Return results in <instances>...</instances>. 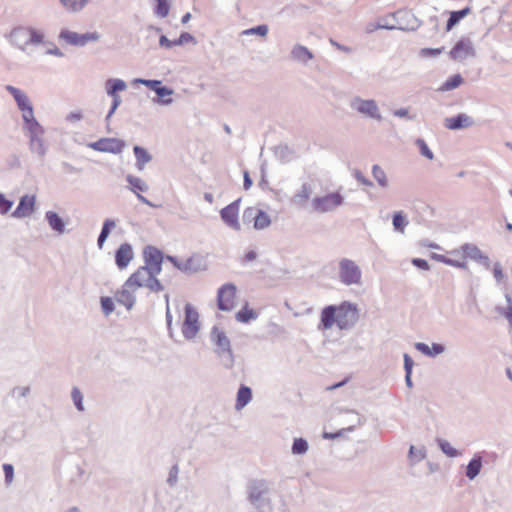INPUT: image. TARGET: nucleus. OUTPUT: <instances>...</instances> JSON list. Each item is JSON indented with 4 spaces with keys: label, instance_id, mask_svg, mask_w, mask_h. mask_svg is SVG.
<instances>
[{
    "label": "nucleus",
    "instance_id": "f257e3e1",
    "mask_svg": "<svg viewBox=\"0 0 512 512\" xmlns=\"http://www.w3.org/2000/svg\"><path fill=\"white\" fill-rule=\"evenodd\" d=\"M24 129L27 131L26 136L29 140L28 145L30 151L36 154L40 160H43L48 151V145L44 140V127L37 119H33V121L24 124Z\"/></svg>",
    "mask_w": 512,
    "mask_h": 512
},
{
    "label": "nucleus",
    "instance_id": "20e7f679",
    "mask_svg": "<svg viewBox=\"0 0 512 512\" xmlns=\"http://www.w3.org/2000/svg\"><path fill=\"white\" fill-rule=\"evenodd\" d=\"M349 107L363 117L377 121L382 120L378 104L374 99H364L358 95H354L349 99Z\"/></svg>",
    "mask_w": 512,
    "mask_h": 512
},
{
    "label": "nucleus",
    "instance_id": "dca6fc26",
    "mask_svg": "<svg viewBox=\"0 0 512 512\" xmlns=\"http://www.w3.org/2000/svg\"><path fill=\"white\" fill-rule=\"evenodd\" d=\"M35 204V195H23L20 197L16 209L11 213V217L18 219L29 217L35 210Z\"/></svg>",
    "mask_w": 512,
    "mask_h": 512
},
{
    "label": "nucleus",
    "instance_id": "6e6552de",
    "mask_svg": "<svg viewBox=\"0 0 512 512\" xmlns=\"http://www.w3.org/2000/svg\"><path fill=\"white\" fill-rule=\"evenodd\" d=\"M343 203L344 197L339 192H332L324 196L314 197L312 207L316 212L327 213L334 211L336 208L342 206Z\"/></svg>",
    "mask_w": 512,
    "mask_h": 512
},
{
    "label": "nucleus",
    "instance_id": "4c0bfd02",
    "mask_svg": "<svg viewBox=\"0 0 512 512\" xmlns=\"http://www.w3.org/2000/svg\"><path fill=\"white\" fill-rule=\"evenodd\" d=\"M258 317V314L253 309H250L246 306H244L241 310H239L235 318L240 323H248L251 320H255Z\"/></svg>",
    "mask_w": 512,
    "mask_h": 512
},
{
    "label": "nucleus",
    "instance_id": "c03bdc74",
    "mask_svg": "<svg viewBox=\"0 0 512 512\" xmlns=\"http://www.w3.org/2000/svg\"><path fill=\"white\" fill-rule=\"evenodd\" d=\"M308 448L309 445L307 440L300 437L294 439L291 451L294 455H303L307 452Z\"/></svg>",
    "mask_w": 512,
    "mask_h": 512
},
{
    "label": "nucleus",
    "instance_id": "a878e982",
    "mask_svg": "<svg viewBox=\"0 0 512 512\" xmlns=\"http://www.w3.org/2000/svg\"><path fill=\"white\" fill-rule=\"evenodd\" d=\"M127 84L119 78H109L105 82V91L109 97L120 96L119 92L125 91Z\"/></svg>",
    "mask_w": 512,
    "mask_h": 512
},
{
    "label": "nucleus",
    "instance_id": "58836bf2",
    "mask_svg": "<svg viewBox=\"0 0 512 512\" xmlns=\"http://www.w3.org/2000/svg\"><path fill=\"white\" fill-rule=\"evenodd\" d=\"M463 81V77L460 74H454L441 85L439 90L443 92L454 90L459 87Z\"/></svg>",
    "mask_w": 512,
    "mask_h": 512
},
{
    "label": "nucleus",
    "instance_id": "72a5a7b5",
    "mask_svg": "<svg viewBox=\"0 0 512 512\" xmlns=\"http://www.w3.org/2000/svg\"><path fill=\"white\" fill-rule=\"evenodd\" d=\"M471 12L470 7H465L461 10L450 12L449 18L446 23V30L450 31L454 26H456L465 16H467Z\"/></svg>",
    "mask_w": 512,
    "mask_h": 512
},
{
    "label": "nucleus",
    "instance_id": "f3484780",
    "mask_svg": "<svg viewBox=\"0 0 512 512\" xmlns=\"http://www.w3.org/2000/svg\"><path fill=\"white\" fill-rule=\"evenodd\" d=\"M474 119L465 113H459L444 120V126L449 130H460L474 125Z\"/></svg>",
    "mask_w": 512,
    "mask_h": 512
},
{
    "label": "nucleus",
    "instance_id": "3c124183",
    "mask_svg": "<svg viewBox=\"0 0 512 512\" xmlns=\"http://www.w3.org/2000/svg\"><path fill=\"white\" fill-rule=\"evenodd\" d=\"M269 28L266 24L257 25L255 27L246 29L242 32L243 35H258L265 37L268 34Z\"/></svg>",
    "mask_w": 512,
    "mask_h": 512
},
{
    "label": "nucleus",
    "instance_id": "a18cd8bd",
    "mask_svg": "<svg viewBox=\"0 0 512 512\" xmlns=\"http://www.w3.org/2000/svg\"><path fill=\"white\" fill-rule=\"evenodd\" d=\"M372 175L374 179L377 181L378 185L382 188H386L388 186V180L386 177V173L384 170L377 164L372 167Z\"/></svg>",
    "mask_w": 512,
    "mask_h": 512
},
{
    "label": "nucleus",
    "instance_id": "680f3d73",
    "mask_svg": "<svg viewBox=\"0 0 512 512\" xmlns=\"http://www.w3.org/2000/svg\"><path fill=\"white\" fill-rule=\"evenodd\" d=\"M6 91H8L10 95L14 98L16 104L27 96L22 90L12 85H7Z\"/></svg>",
    "mask_w": 512,
    "mask_h": 512
},
{
    "label": "nucleus",
    "instance_id": "8fccbe9b",
    "mask_svg": "<svg viewBox=\"0 0 512 512\" xmlns=\"http://www.w3.org/2000/svg\"><path fill=\"white\" fill-rule=\"evenodd\" d=\"M415 144L418 147L419 152L423 157H425L429 160H432L434 158V154L428 147L425 140H423L422 138H418V139H416Z\"/></svg>",
    "mask_w": 512,
    "mask_h": 512
},
{
    "label": "nucleus",
    "instance_id": "4be33fe9",
    "mask_svg": "<svg viewBox=\"0 0 512 512\" xmlns=\"http://www.w3.org/2000/svg\"><path fill=\"white\" fill-rule=\"evenodd\" d=\"M149 276L143 266L139 267L130 277L125 281V287L140 288L146 287Z\"/></svg>",
    "mask_w": 512,
    "mask_h": 512
},
{
    "label": "nucleus",
    "instance_id": "79ce46f5",
    "mask_svg": "<svg viewBox=\"0 0 512 512\" xmlns=\"http://www.w3.org/2000/svg\"><path fill=\"white\" fill-rule=\"evenodd\" d=\"M348 415L347 420L344 421V423L348 424L347 428H344L345 431H352L357 425L362 424V417L353 410H346L345 411Z\"/></svg>",
    "mask_w": 512,
    "mask_h": 512
},
{
    "label": "nucleus",
    "instance_id": "5fc2aeb1",
    "mask_svg": "<svg viewBox=\"0 0 512 512\" xmlns=\"http://www.w3.org/2000/svg\"><path fill=\"white\" fill-rule=\"evenodd\" d=\"M311 194V187L309 184L304 183L300 191L294 196L295 202L303 203L309 199Z\"/></svg>",
    "mask_w": 512,
    "mask_h": 512
},
{
    "label": "nucleus",
    "instance_id": "338daca9",
    "mask_svg": "<svg viewBox=\"0 0 512 512\" xmlns=\"http://www.w3.org/2000/svg\"><path fill=\"white\" fill-rule=\"evenodd\" d=\"M3 472L5 476V483L9 485L14 478V467L12 464L5 463L3 464Z\"/></svg>",
    "mask_w": 512,
    "mask_h": 512
},
{
    "label": "nucleus",
    "instance_id": "423d86ee",
    "mask_svg": "<svg viewBox=\"0 0 512 512\" xmlns=\"http://www.w3.org/2000/svg\"><path fill=\"white\" fill-rule=\"evenodd\" d=\"M166 259L170 261L175 268L186 274H194L206 270V263L201 255L194 254L185 261H180L177 257L167 255Z\"/></svg>",
    "mask_w": 512,
    "mask_h": 512
},
{
    "label": "nucleus",
    "instance_id": "ea45409f",
    "mask_svg": "<svg viewBox=\"0 0 512 512\" xmlns=\"http://www.w3.org/2000/svg\"><path fill=\"white\" fill-rule=\"evenodd\" d=\"M426 457V450L424 447L416 448L413 445L410 446L408 452V458L412 465L421 462Z\"/></svg>",
    "mask_w": 512,
    "mask_h": 512
},
{
    "label": "nucleus",
    "instance_id": "473e14b6",
    "mask_svg": "<svg viewBox=\"0 0 512 512\" xmlns=\"http://www.w3.org/2000/svg\"><path fill=\"white\" fill-rule=\"evenodd\" d=\"M116 227V221L114 219H105L100 231V234L97 238V245L99 249H102L104 246V243L108 239L112 229Z\"/></svg>",
    "mask_w": 512,
    "mask_h": 512
},
{
    "label": "nucleus",
    "instance_id": "aec40b11",
    "mask_svg": "<svg viewBox=\"0 0 512 512\" xmlns=\"http://www.w3.org/2000/svg\"><path fill=\"white\" fill-rule=\"evenodd\" d=\"M337 325V308L336 305H328L324 307L320 315L319 330H328L332 326Z\"/></svg>",
    "mask_w": 512,
    "mask_h": 512
},
{
    "label": "nucleus",
    "instance_id": "bf43d9fd",
    "mask_svg": "<svg viewBox=\"0 0 512 512\" xmlns=\"http://www.w3.org/2000/svg\"><path fill=\"white\" fill-rule=\"evenodd\" d=\"M111 98H112V104H111V107H110L106 117H105V121H106L107 124L109 123L111 117L113 116L115 111L118 109V107L122 103L121 96H115V97H111Z\"/></svg>",
    "mask_w": 512,
    "mask_h": 512
},
{
    "label": "nucleus",
    "instance_id": "a211bd4d",
    "mask_svg": "<svg viewBox=\"0 0 512 512\" xmlns=\"http://www.w3.org/2000/svg\"><path fill=\"white\" fill-rule=\"evenodd\" d=\"M134 257L133 248L129 243L121 244L115 251V264L120 269H125Z\"/></svg>",
    "mask_w": 512,
    "mask_h": 512
},
{
    "label": "nucleus",
    "instance_id": "69168bd1",
    "mask_svg": "<svg viewBox=\"0 0 512 512\" xmlns=\"http://www.w3.org/2000/svg\"><path fill=\"white\" fill-rule=\"evenodd\" d=\"M258 212V209L255 207H248L244 210L242 219L244 223H250L254 222L256 219V214Z\"/></svg>",
    "mask_w": 512,
    "mask_h": 512
},
{
    "label": "nucleus",
    "instance_id": "c85d7f7f",
    "mask_svg": "<svg viewBox=\"0 0 512 512\" xmlns=\"http://www.w3.org/2000/svg\"><path fill=\"white\" fill-rule=\"evenodd\" d=\"M130 289H133V287H125L124 284L122 290L116 295L117 302L124 305L128 310L132 309L136 302V297Z\"/></svg>",
    "mask_w": 512,
    "mask_h": 512
},
{
    "label": "nucleus",
    "instance_id": "f03ea898",
    "mask_svg": "<svg viewBox=\"0 0 512 512\" xmlns=\"http://www.w3.org/2000/svg\"><path fill=\"white\" fill-rule=\"evenodd\" d=\"M210 337L211 341L215 344L214 351L222 365L227 369L232 368L234 365V355L230 339L227 337L226 333L217 326H214L211 330Z\"/></svg>",
    "mask_w": 512,
    "mask_h": 512
},
{
    "label": "nucleus",
    "instance_id": "2f4dec72",
    "mask_svg": "<svg viewBox=\"0 0 512 512\" xmlns=\"http://www.w3.org/2000/svg\"><path fill=\"white\" fill-rule=\"evenodd\" d=\"M291 56L293 59L304 64H307L313 58L312 52L307 47L299 44L292 48Z\"/></svg>",
    "mask_w": 512,
    "mask_h": 512
},
{
    "label": "nucleus",
    "instance_id": "39448f33",
    "mask_svg": "<svg viewBox=\"0 0 512 512\" xmlns=\"http://www.w3.org/2000/svg\"><path fill=\"white\" fill-rule=\"evenodd\" d=\"M337 308V326L341 330L353 328L359 319L357 305L344 301Z\"/></svg>",
    "mask_w": 512,
    "mask_h": 512
},
{
    "label": "nucleus",
    "instance_id": "13d9d810",
    "mask_svg": "<svg viewBox=\"0 0 512 512\" xmlns=\"http://www.w3.org/2000/svg\"><path fill=\"white\" fill-rule=\"evenodd\" d=\"M13 204H14V202L12 200L7 199L6 196L0 192V214L1 215L7 214L11 210Z\"/></svg>",
    "mask_w": 512,
    "mask_h": 512
},
{
    "label": "nucleus",
    "instance_id": "e2e57ef3",
    "mask_svg": "<svg viewBox=\"0 0 512 512\" xmlns=\"http://www.w3.org/2000/svg\"><path fill=\"white\" fill-rule=\"evenodd\" d=\"M190 42H195V38L188 32H182L177 39L173 40L174 46H181Z\"/></svg>",
    "mask_w": 512,
    "mask_h": 512
},
{
    "label": "nucleus",
    "instance_id": "09e8293b",
    "mask_svg": "<svg viewBox=\"0 0 512 512\" xmlns=\"http://www.w3.org/2000/svg\"><path fill=\"white\" fill-rule=\"evenodd\" d=\"M505 299L508 303L507 308L498 307L497 310L501 315H503L507 319L509 324L512 326V297L509 293H506Z\"/></svg>",
    "mask_w": 512,
    "mask_h": 512
},
{
    "label": "nucleus",
    "instance_id": "7ed1b4c3",
    "mask_svg": "<svg viewBox=\"0 0 512 512\" xmlns=\"http://www.w3.org/2000/svg\"><path fill=\"white\" fill-rule=\"evenodd\" d=\"M248 500L258 510L270 506L269 485L265 480H251L247 486Z\"/></svg>",
    "mask_w": 512,
    "mask_h": 512
},
{
    "label": "nucleus",
    "instance_id": "e433bc0d",
    "mask_svg": "<svg viewBox=\"0 0 512 512\" xmlns=\"http://www.w3.org/2000/svg\"><path fill=\"white\" fill-rule=\"evenodd\" d=\"M271 224L270 216L263 210L258 209L256 219L253 223V228L256 230H263Z\"/></svg>",
    "mask_w": 512,
    "mask_h": 512
},
{
    "label": "nucleus",
    "instance_id": "49530a36",
    "mask_svg": "<svg viewBox=\"0 0 512 512\" xmlns=\"http://www.w3.org/2000/svg\"><path fill=\"white\" fill-rule=\"evenodd\" d=\"M437 443H438L440 450L448 457L454 458V457H458L461 455V453L457 449L452 447L448 441H446L444 439H438Z\"/></svg>",
    "mask_w": 512,
    "mask_h": 512
},
{
    "label": "nucleus",
    "instance_id": "b1692460",
    "mask_svg": "<svg viewBox=\"0 0 512 512\" xmlns=\"http://www.w3.org/2000/svg\"><path fill=\"white\" fill-rule=\"evenodd\" d=\"M45 220L47 221L50 229L59 235L66 232V223L63 218L55 211H47L45 213Z\"/></svg>",
    "mask_w": 512,
    "mask_h": 512
},
{
    "label": "nucleus",
    "instance_id": "864d4df0",
    "mask_svg": "<svg viewBox=\"0 0 512 512\" xmlns=\"http://www.w3.org/2000/svg\"><path fill=\"white\" fill-rule=\"evenodd\" d=\"M71 398L73 400V403L76 407V409L80 412L84 411V405H83V394L77 387H73L71 391Z\"/></svg>",
    "mask_w": 512,
    "mask_h": 512
},
{
    "label": "nucleus",
    "instance_id": "c9c22d12",
    "mask_svg": "<svg viewBox=\"0 0 512 512\" xmlns=\"http://www.w3.org/2000/svg\"><path fill=\"white\" fill-rule=\"evenodd\" d=\"M408 224L409 221L403 211H397L393 214L392 226L394 231L403 234Z\"/></svg>",
    "mask_w": 512,
    "mask_h": 512
},
{
    "label": "nucleus",
    "instance_id": "6e6d98bb",
    "mask_svg": "<svg viewBox=\"0 0 512 512\" xmlns=\"http://www.w3.org/2000/svg\"><path fill=\"white\" fill-rule=\"evenodd\" d=\"M135 83H139V84H142L144 86H146L147 88H149L150 90L152 91H156L158 89V87L161 85L162 81L161 80H156V79H143V78H136L134 80Z\"/></svg>",
    "mask_w": 512,
    "mask_h": 512
},
{
    "label": "nucleus",
    "instance_id": "ddd939ff",
    "mask_svg": "<svg viewBox=\"0 0 512 512\" xmlns=\"http://www.w3.org/2000/svg\"><path fill=\"white\" fill-rule=\"evenodd\" d=\"M126 146L125 142L117 138H101L88 144V147L99 152L119 154Z\"/></svg>",
    "mask_w": 512,
    "mask_h": 512
},
{
    "label": "nucleus",
    "instance_id": "603ef678",
    "mask_svg": "<svg viewBox=\"0 0 512 512\" xmlns=\"http://www.w3.org/2000/svg\"><path fill=\"white\" fill-rule=\"evenodd\" d=\"M28 30H29V38H28L29 45L30 44L37 45V44L44 43V34L40 30H37L32 27H28Z\"/></svg>",
    "mask_w": 512,
    "mask_h": 512
},
{
    "label": "nucleus",
    "instance_id": "cd10ccee",
    "mask_svg": "<svg viewBox=\"0 0 512 512\" xmlns=\"http://www.w3.org/2000/svg\"><path fill=\"white\" fill-rule=\"evenodd\" d=\"M252 399V390L250 387L241 384L236 396L235 409H243Z\"/></svg>",
    "mask_w": 512,
    "mask_h": 512
},
{
    "label": "nucleus",
    "instance_id": "4468645a",
    "mask_svg": "<svg viewBox=\"0 0 512 512\" xmlns=\"http://www.w3.org/2000/svg\"><path fill=\"white\" fill-rule=\"evenodd\" d=\"M241 199H237L220 210L221 220L230 228L239 231L241 229L238 221L239 206Z\"/></svg>",
    "mask_w": 512,
    "mask_h": 512
},
{
    "label": "nucleus",
    "instance_id": "9d476101",
    "mask_svg": "<svg viewBox=\"0 0 512 512\" xmlns=\"http://www.w3.org/2000/svg\"><path fill=\"white\" fill-rule=\"evenodd\" d=\"M100 34L96 31L79 34L68 29H62L59 33V39L67 44L77 47H84L89 42H96L100 39Z\"/></svg>",
    "mask_w": 512,
    "mask_h": 512
},
{
    "label": "nucleus",
    "instance_id": "393cba45",
    "mask_svg": "<svg viewBox=\"0 0 512 512\" xmlns=\"http://www.w3.org/2000/svg\"><path fill=\"white\" fill-rule=\"evenodd\" d=\"M483 466V457L481 453H475L469 461L465 475L469 480L475 479L481 472Z\"/></svg>",
    "mask_w": 512,
    "mask_h": 512
},
{
    "label": "nucleus",
    "instance_id": "4d7b16f0",
    "mask_svg": "<svg viewBox=\"0 0 512 512\" xmlns=\"http://www.w3.org/2000/svg\"><path fill=\"white\" fill-rule=\"evenodd\" d=\"M100 303H101L102 311L106 316L110 315L114 311L115 305H114L112 298L101 297Z\"/></svg>",
    "mask_w": 512,
    "mask_h": 512
},
{
    "label": "nucleus",
    "instance_id": "6ab92c4d",
    "mask_svg": "<svg viewBox=\"0 0 512 512\" xmlns=\"http://www.w3.org/2000/svg\"><path fill=\"white\" fill-rule=\"evenodd\" d=\"M462 251L467 258L482 264L486 269L490 268V259L474 244H464Z\"/></svg>",
    "mask_w": 512,
    "mask_h": 512
},
{
    "label": "nucleus",
    "instance_id": "de8ad7c7",
    "mask_svg": "<svg viewBox=\"0 0 512 512\" xmlns=\"http://www.w3.org/2000/svg\"><path fill=\"white\" fill-rule=\"evenodd\" d=\"M169 10H170L169 0H156V6L154 9V13L157 16L164 18L169 14Z\"/></svg>",
    "mask_w": 512,
    "mask_h": 512
},
{
    "label": "nucleus",
    "instance_id": "774afa93",
    "mask_svg": "<svg viewBox=\"0 0 512 512\" xmlns=\"http://www.w3.org/2000/svg\"><path fill=\"white\" fill-rule=\"evenodd\" d=\"M444 48H423L420 50L422 57H436L442 53Z\"/></svg>",
    "mask_w": 512,
    "mask_h": 512
},
{
    "label": "nucleus",
    "instance_id": "5701e85b",
    "mask_svg": "<svg viewBox=\"0 0 512 512\" xmlns=\"http://www.w3.org/2000/svg\"><path fill=\"white\" fill-rule=\"evenodd\" d=\"M11 42L22 51L29 45V30L28 27H16L10 34Z\"/></svg>",
    "mask_w": 512,
    "mask_h": 512
},
{
    "label": "nucleus",
    "instance_id": "1a4fd4ad",
    "mask_svg": "<svg viewBox=\"0 0 512 512\" xmlns=\"http://www.w3.org/2000/svg\"><path fill=\"white\" fill-rule=\"evenodd\" d=\"M361 275V270L354 261L344 258L339 262V278L343 284H360Z\"/></svg>",
    "mask_w": 512,
    "mask_h": 512
},
{
    "label": "nucleus",
    "instance_id": "f704fd0d",
    "mask_svg": "<svg viewBox=\"0 0 512 512\" xmlns=\"http://www.w3.org/2000/svg\"><path fill=\"white\" fill-rule=\"evenodd\" d=\"M126 181L129 184V188L135 194L139 192H147L149 190V186L139 177L128 174L126 176Z\"/></svg>",
    "mask_w": 512,
    "mask_h": 512
},
{
    "label": "nucleus",
    "instance_id": "412c9836",
    "mask_svg": "<svg viewBox=\"0 0 512 512\" xmlns=\"http://www.w3.org/2000/svg\"><path fill=\"white\" fill-rule=\"evenodd\" d=\"M144 266H156L163 264L164 254L155 246L147 245L143 249Z\"/></svg>",
    "mask_w": 512,
    "mask_h": 512
},
{
    "label": "nucleus",
    "instance_id": "2eb2a0df",
    "mask_svg": "<svg viewBox=\"0 0 512 512\" xmlns=\"http://www.w3.org/2000/svg\"><path fill=\"white\" fill-rule=\"evenodd\" d=\"M450 58L455 61H463L476 55L473 43L469 38H461L449 52Z\"/></svg>",
    "mask_w": 512,
    "mask_h": 512
},
{
    "label": "nucleus",
    "instance_id": "bb28decb",
    "mask_svg": "<svg viewBox=\"0 0 512 512\" xmlns=\"http://www.w3.org/2000/svg\"><path fill=\"white\" fill-rule=\"evenodd\" d=\"M155 93L157 97L153 99L154 103L162 106H168L173 103L171 96L174 94V90L172 88L161 84Z\"/></svg>",
    "mask_w": 512,
    "mask_h": 512
},
{
    "label": "nucleus",
    "instance_id": "a19ab883",
    "mask_svg": "<svg viewBox=\"0 0 512 512\" xmlns=\"http://www.w3.org/2000/svg\"><path fill=\"white\" fill-rule=\"evenodd\" d=\"M61 4L70 12H79L81 11L86 4L88 3V0H59Z\"/></svg>",
    "mask_w": 512,
    "mask_h": 512
},
{
    "label": "nucleus",
    "instance_id": "7c9ffc66",
    "mask_svg": "<svg viewBox=\"0 0 512 512\" xmlns=\"http://www.w3.org/2000/svg\"><path fill=\"white\" fill-rule=\"evenodd\" d=\"M17 107L22 112V119H23L24 124L33 121V119H36L34 117L33 106L31 104L28 96H26L20 102H18Z\"/></svg>",
    "mask_w": 512,
    "mask_h": 512
},
{
    "label": "nucleus",
    "instance_id": "0eeeda50",
    "mask_svg": "<svg viewBox=\"0 0 512 512\" xmlns=\"http://www.w3.org/2000/svg\"><path fill=\"white\" fill-rule=\"evenodd\" d=\"M184 321L182 324V334L186 340H192L200 330L199 314L191 304L184 307Z\"/></svg>",
    "mask_w": 512,
    "mask_h": 512
},
{
    "label": "nucleus",
    "instance_id": "f8f14e48",
    "mask_svg": "<svg viewBox=\"0 0 512 512\" xmlns=\"http://www.w3.org/2000/svg\"><path fill=\"white\" fill-rule=\"evenodd\" d=\"M391 18L398 30L414 31L420 27V21L406 10H398L392 13Z\"/></svg>",
    "mask_w": 512,
    "mask_h": 512
},
{
    "label": "nucleus",
    "instance_id": "052dcab7",
    "mask_svg": "<svg viewBox=\"0 0 512 512\" xmlns=\"http://www.w3.org/2000/svg\"><path fill=\"white\" fill-rule=\"evenodd\" d=\"M178 474H179V466H178V464H175L170 468L169 475L167 478V484L171 488L177 484Z\"/></svg>",
    "mask_w": 512,
    "mask_h": 512
},
{
    "label": "nucleus",
    "instance_id": "0e129e2a",
    "mask_svg": "<svg viewBox=\"0 0 512 512\" xmlns=\"http://www.w3.org/2000/svg\"><path fill=\"white\" fill-rule=\"evenodd\" d=\"M146 288L152 292H161L164 290V286L157 277H150L148 283L146 284Z\"/></svg>",
    "mask_w": 512,
    "mask_h": 512
},
{
    "label": "nucleus",
    "instance_id": "37998d69",
    "mask_svg": "<svg viewBox=\"0 0 512 512\" xmlns=\"http://www.w3.org/2000/svg\"><path fill=\"white\" fill-rule=\"evenodd\" d=\"M275 155L283 162H289L294 158L293 151L287 145H278L275 148Z\"/></svg>",
    "mask_w": 512,
    "mask_h": 512
},
{
    "label": "nucleus",
    "instance_id": "c756f323",
    "mask_svg": "<svg viewBox=\"0 0 512 512\" xmlns=\"http://www.w3.org/2000/svg\"><path fill=\"white\" fill-rule=\"evenodd\" d=\"M133 152L136 158V167L139 171H142L147 163L152 160V155L143 147L135 145Z\"/></svg>",
    "mask_w": 512,
    "mask_h": 512
},
{
    "label": "nucleus",
    "instance_id": "9b49d317",
    "mask_svg": "<svg viewBox=\"0 0 512 512\" xmlns=\"http://www.w3.org/2000/svg\"><path fill=\"white\" fill-rule=\"evenodd\" d=\"M236 286L233 283L222 285L217 292V307L221 311H231L235 305Z\"/></svg>",
    "mask_w": 512,
    "mask_h": 512
}]
</instances>
